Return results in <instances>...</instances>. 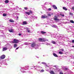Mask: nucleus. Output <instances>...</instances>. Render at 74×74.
Wrapping results in <instances>:
<instances>
[{
	"label": "nucleus",
	"mask_w": 74,
	"mask_h": 74,
	"mask_svg": "<svg viewBox=\"0 0 74 74\" xmlns=\"http://www.w3.org/2000/svg\"><path fill=\"white\" fill-rule=\"evenodd\" d=\"M50 73L51 74H55V73H54V72L52 71H50Z\"/></svg>",
	"instance_id": "obj_12"
},
{
	"label": "nucleus",
	"mask_w": 74,
	"mask_h": 74,
	"mask_svg": "<svg viewBox=\"0 0 74 74\" xmlns=\"http://www.w3.org/2000/svg\"><path fill=\"white\" fill-rule=\"evenodd\" d=\"M25 45H28V44H29V43L28 42H25Z\"/></svg>",
	"instance_id": "obj_25"
},
{
	"label": "nucleus",
	"mask_w": 74,
	"mask_h": 74,
	"mask_svg": "<svg viewBox=\"0 0 74 74\" xmlns=\"http://www.w3.org/2000/svg\"><path fill=\"white\" fill-rule=\"evenodd\" d=\"M54 67H56V65L54 66Z\"/></svg>",
	"instance_id": "obj_46"
},
{
	"label": "nucleus",
	"mask_w": 74,
	"mask_h": 74,
	"mask_svg": "<svg viewBox=\"0 0 74 74\" xmlns=\"http://www.w3.org/2000/svg\"><path fill=\"white\" fill-rule=\"evenodd\" d=\"M72 47H74V46H72Z\"/></svg>",
	"instance_id": "obj_48"
},
{
	"label": "nucleus",
	"mask_w": 74,
	"mask_h": 74,
	"mask_svg": "<svg viewBox=\"0 0 74 74\" xmlns=\"http://www.w3.org/2000/svg\"><path fill=\"white\" fill-rule=\"evenodd\" d=\"M5 58V56L4 55H2L1 57V59H4Z\"/></svg>",
	"instance_id": "obj_5"
},
{
	"label": "nucleus",
	"mask_w": 74,
	"mask_h": 74,
	"mask_svg": "<svg viewBox=\"0 0 74 74\" xmlns=\"http://www.w3.org/2000/svg\"><path fill=\"white\" fill-rule=\"evenodd\" d=\"M14 42H12L13 43H14L15 42V43H18L19 42V40L14 39Z\"/></svg>",
	"instance_id": "obj_4"
},
{
	"label": "nucleus",
	"mask_w": 74,
	"mask_h": 74,
	"mask_svg": "<svg viewBox=\"0 0 74 74\" xmlns=\"http://www.w3.org/2000/svg\"><path fill=\"white\" fill-rule=\"evenodd\" d=\"M51 42L53 44H56V42L53 41H51Z\"/></svg>",
	"instance_id": "obj_17"
},
{
	"label": "nucleus",
	"mask_w": 74,
	"mask_h": 74,
	"mask_svg": "<svg viewBox=\"0 0 74 74\" xmlns=\"http://www.w3.org/2000/svg\"><path fill=\"white\" fill-rule=\"evenodd\" d=\"M65 70H67V68H65Z\"/></svg>",
	"instance_id": "obj_47"
},
{
	"label": "nucleus",
	"mask_w": 74,
	"mask_h": 74,
	"mask_svg": "<svg viewBox=\"0 0 74 74\" xmlns=\"http://www.w3.org/2000/svg\"><path fill=\"white\" fill-rule=\"evenodd\" d=\"M29 69V66L22 67L21 69V72L22 73H27V71H25V70H27V69Z\"/></svg>",
	"instance_id": "obj_1"
},
{
	"label": "nucleus",
	"mask_w": 74,
	"mask_h": 74,
	"mask_svg": "<svg viewBox=\"0 0 74 74\" xmlns=\"http://www.w3.org/2000/svg\"><path fill=\"white\" fill-rule=\"evenodd\" d=\"M49 4V3L46 2L45 3V4Z\"/></svg>",
	"instance_id": "obj_31"
},
{
	"label": "nucleus",
	"mask_w": 74,
	"mask_h": 74,
	"mask_svg": "<svg viewBox=\"0 0 74 74\" xmlns=\"http://www.w3.org/2000/svg\"><path fill=\"white\" fill-rule=\"evenodd\" d=\"M72 43H74V40H72Z\"/></svg>",
	"instance_id": "obj_33"
},
{
	"label": "nucleus",
	"mask_w": 74,
	"mask_h": 74,
	"mask_svg": "<svg viewBox=\"0 0 74 74\" xmlns=\"http://www.w3.org/2000/svg\"><path fill=\"white\" fill-rule=\"evenodd\" d=\"M10 22H14V21L12 19H10L9 20Z\"/></svg>",
	"instance_id": "obj_20"
},
{
	"label": "nucleus",
	"mask_w": 74,
	"mask_h": 74,
	"mask_svg": "<svg viewBox=\"0 0 74 74\" xmlns=\"http://www.w3.org/2000/svg\"><path fill=\"white\" fill-rule=\"evenodd\" d=\"M9 2V1L8 0H6L5 1V3H8Z\"/></svg>",
	"instance_id": "obj_21"
},
{
	"label": "nucleus",
	"mask_w": 74,
	"mask_h": 74,
	"mask_svg": "<svg viewBox=\"0 0 74 74\" xmlns=\"http://www.w3.org/2000/svg\"><path fill=\"white\" fill-rule=\"evenodd\" d=\"M61 50L62 51H64V49H61Z\"/></svg>",
	"instance_id": "obj_37"
},
{
	"label": "nucleus",
	"mask_w": 74,
	"mask_h": 74,
	"mask_svg": "<svg viewBox=\"0 0 74 74\" xmlns=\"http://www.w3.org/2000/svg\"><path fill=\"white\" fill-rule=\"evenodd\" d=\"M31 17L32 18H33V19H34V18H35V16H32Z\"/></svg>",
	"instance_id": "obj_27"
},
{
	"label": "nucleus",
	"mask_w": 74,
	"mask_h": 74,
	"mask_svg": "<svg viewBox=\"0 0 74 74\" xmlns=\"http://www.w3.org/2000/svg\"><path fill=\"white\" fill-rule=\"evenodd\" d=\"M18 48H19V47H18L16 48V49H18Z\"/></svg>",
	"instance_id": "obj_42"
},
{
	"label": "nucleus",
	"mask_w": 74,
	"mask_h": 74,
	"mask_svg": "<svg viewBox=\"0 0 74 74\" xmlns=\"http://www.w3.org/2000/svg\"><path fill=\"white\" fill-rule=\"evenodd\" d=\"M69 14L70 15H72V16L73 15V14L72 13H71V12Z\"/></svg>",
	"instance_id": "obj_29"
},
{
	"label": "nucleus",
	"mask_w": 74,
	"mask_h": 74,
	"mask_svg": "<svg viewBox=\"0 0 74 74\" xmlns=\"http://www.w3.org/2000/svg\"><path fill=\"white\" fill-rule=\"evenodd\" d=\"M42 64H46V63L44 62H42L41 63Z\"/></svg>",
	"instance_id": "obj_28"
},
{
	"label": "nucleus",
	"mask_w": 74,
	"mask_h": 74,
	"mask_svg": "<svg viewBox=\"0 0 74 74\" xmlns=\"http://www.w3.org/2000/svg\"><path fill=\"white\" fill-rule=\"evenodd\" d=\"M29 12L30 14H32V11H30Z\"/></svg>",
	"instance_id": "obj_34"
},
{
	"label": "nucleus",
	"mask_w": 74,
	"mask_h": 74,
	"mask_svg": "<svg viewBox=\"0 0 74 74\" xmlns=\"http://www.w3.org/2000/svg\"><path fill=\"white\" fill-rule=\"evenodd\" d=\"M27 24V23L26 21H24L23 22V25H26Z\"/></svg>",
	"instance_id": "obj_19"
},
{
	"label": "nucleus",
	"mask_w": 74,
	"mask_h": 74,
	"mask_svg": "<svg viewBox=\"0 0 74 74\" xmlns=\"http://www.w3.org/2000/svg\"><path fill=\"white\" fill-rule=\"evenodd\" d=\"M31 47L32 48L35 47L36 49H38V45H36V44L34 42L32 43H31Z\"/></svg>",
	"instance_id": "obj_2"
},
{
	"label": "nucleus",
	"mask_w": 74,
	"mask_h": 74,
	"mask_svg": "<svg viewBox=\"0 0 74 74\" xmlns=\"http://www.w3.org/2000/svg\"><path fill=\"white\" fill-rule=\"evenodd\" d=\"M6 15H7V14L5 13H4L3 14V16H6Z\"/></svg>",
	"instance_id": "obj_23"
},
{
	"label": "nucleus",
	"mask_w": 74,
	"mask_h": 74,
	"mask_svg": "<svg viewBox=\"0 0 74 74\" xmlns=\"http://www.w3.org/2000/svg\"><path fill=\"white\" fill-rule=\"evenodd\" d=\"M38 67L39 68H41V66H38Z\"/></svg>",
	"instance_id": "obj_39"
},
{
	"label": "nucleus",
	"mask_w": 74,
	"mask_h": 74,
	"mask_svg": "<svg viewBox=\"0 0 74 74\" xmlns=\"http://www.w3.org/2000/svg\"><path fill=\"white\" fill-rule=\"evenodd\" d=\"M51 26L53 27H55V28H57L58 27L56 25H52Z\"/></svg>",
	"instance_id": "obj_8"
},
{
	"label": "nucleus",
	"mask_w": 74,
	"mask_h": 74,
	"mask_svg": "<svg viewBox=\"0 0 74 74\" xmlns=\"http://www.w3.org/2000/svg\"><path fill=\"white\" fill-rule=\"evenodd\" d=\"M7 49H8V48H7V47H4L3 48V51H6V50H7Z\"/></svg>",
	"instance_id": "obj_11"
},
{
	"label": "nucleus",
	"mask_w": 74,
	"mask_h": 74,
	"mask_svg": "<svg viewBox=\"0 0 74 74\" xmlns=\"http://www.w3.org/2000/svg\"><path fill=\"white\" fill-rule=\"evenodd\" d=\"M40 63V62H38V63Z\"/></svg>",
	"instance_id": "obj_49"
},
{
	"label": "nucleus",
	"mask_w": 74,
	"mask_h": 74,
	"mask_svg": "<svg viewBox=\"0 0 74 74\" xmlns=\"http://www.w3.org/2000/svg\"><path fill=\"white\" fill-rule=\"evenodd\" d=\"M18 35H19V36H21V34H19Z\"/></svg>",
	"instance_id": "obj_43"
},
{
	"label": "nucleus",
	"mask_w": 74,
	"mask_h": 74,
	"mask_svg": "<svg viewBox=\"0 0 74 74\" xmlns=\"http://www.w3.org/2000/svg\"><path fill=\"white\" fill-rule=\"evenodd\" d=\"M54 19L55 20V21H56V20H58V21L59 20H58V19L57 18H54Z\"/></svg>",
	"instance_id": "obj_35"
},
{
	"label": "nucleus",
	"mask_w": 74,
	"mask_h": 74,
	"mask_svg": "<svg viewBox=\"0 0 74 74\" xmlns=\"http://www.w3.org/2000/svg\"><path fill=\"white\" fill-rule=\"evenodd\" d=\"M27 30H28L29 29L27 28Z\"/></svg>",
	"instance_id": "obj_51"
},
{
	"label": "nucleus",
	"mask_w": 74,
	"mask_h": 74,
	"mask_svg": "<svg viewBox=\"0 0 74 74\" xmlns=\"http://www.w3.org/2000/svg\"><path fill=\"white\" fill-rule=\"evenodd\" d=\"M41 34H44L46 33V32H44V31H41Z\"/></svg>",
	"instance_id": "obj_14"
},
{
	"label": "nucleus",
	"mask_w": 74,
	"mask_h": 74,
	"mask_svg": "<svg viewBox=\"0 0 74 74\" xmlns=\"http://www.w3.org/2000/svg\"><path fill=\"white\" fill-rule=\"evenodd\" d=\"M33 67H34V68L35 67H36V66H33Z\"/></svg>",
	"instance_id": "obj_45"
},
{
	"label": "nucleus",
	"mask_w": 74,
	"mask_h": 74,
	"mask_svg": "<svg viewBox=\"0 0 74 74\" xmlns=\"http://www.w3.org/2000/svg\"><path fill=\"white\" fill-rule=\"evenodd\" d=\"M44 70H42L40 71V72L43 73V72H44Z\"/></svg>",
	"instance_id": "obj_26"
},
{
	"label": "nucleus",
	"mask_w": 74,
	"mask_h": 74,
	"mask_svg": "<svg viewBox=\"0 0 74 74\" xmlns=\"http://www.w3.org/2000/svg\"><path fill=\"white\" fill-rule=\"evenodd\" d=\"M46 44V45H49V44L48 43H47Z\"/></svg>",
	"instance_id": "obj_40"
},
{
	"label": "nucleus",
	"mask_w": 74,
	"mask_h": 74,
	"mask_svg": "<svg viewBox=\"0 0 74 74\" xmlns=\"http://www.w3.org/2000/svg\"><path fill=\"white\" fill-rule=\"evenodd\" d=\"M72 9H73V10H74V7H73L72 8Z\"/></svg>",
	"instance_id": "obj_44"
},
{
	"label": "nucleus",
	"mask_w": 74,
	"mask_h": 74,
	"mask_svg": "<svg viewBox=\"0 0 74 74\" xmlns=\"http://www.w3.org/2000/svg\"><path fill=\"white\" fill-rule=\"evenodd\" d=\"M24 9H25V10H27V8L26 7H25Z\"/></svg>",
	"instance_id": "obj_30"
},
{
	"label": "nucleus",
	"mask_w": 74,
	"mask_h": 74,
	"mask_svg": "<svg viewBox=\"0 0 74 74\" xmlns=\"http://www.w3.org/2000/svg\"><path fill=\"white\" fill-rule=\"evenodd\" d=\"M6 65H7V64H6Z\"/></svg>",
	"instance_id": "obj_52"
},
{
	"label": "nucleus",
	"mask_w": 74,
	"mask_h": 74,
	"mask_svg": "<svg viewBox=\"0 0 74 74\" xmlns=\"http://www.w3.org/2000/svg\"><path fill=\"white\" fill-rule=\"evenodd\" d=\"M53 56H54L55 57H58V55H57L55 53H53Z\"/></svg>",
	"instance_id": "obj_13"
},
{
	"label": "nucleus",
	"mask_w": 74,
	"mask_h": 74,
	"mask_svg": "<svg viewBox=\"0 0 74 74\" xmlns=\"http://www.w3.org/2000/svg\"><path fill=\"white\" fill-rule=\"evenodd\" d=\"M17 45H18L16 44H14V47L15 48L16 47H17Z\"/></svg>",
	"instance_id": "obj_16"
},
{
	"label": "nucleus",
	"mask_w": 74,
	"mask_h": 74,
	"mask_svg": "<svg viewBox=\"0 0 74 74\" xmlns=\"http://www.w3.org/2000/svg\"><path fill=\"white\" fill-rule=\"evenodd\" d=\"M53 7L54 8V9L55 10H57L58 9V8H57V7L56 6V5H53Z\"/></svg>",
	"instance_id": "obj_9"
},
{
	"label": "nucleus",
	"mask_w": 74,
	"mask_h": 74,
	"mask_svg": "<svg viewBox=\"0 0 74 74\" xmlns=\"http://www.w3.org/2000/svg\"><path fill=\"white\" fill-rule=\"evenodd\" d=\"M25 14H27V15H29L30 14V12H25Z\"/></svg>",
	"instance_id": "obj_18"
},
{
	"label": "nucleus",
	"mask_w": 74,
	"mask_h": 74,
	"mask_svg": "<svg viewBox=\"0 0 74 74\" xmlns=\"http://www.w3.org/2000/svg\"><path fill=\"white\" fill-rule=\"evenodd\" d=\"M63 9L65 11H67V9L65 7H63Z\"/></svg>",
	"instance_id": "obj_15"
},
{
	"label": "nucleus",
	"mask_w": 74,
	"mask_h": 74,
	"mask_svg": "<svg viewBox=\"0 0 74 74\" xmlns=\"http://www.w3.org/2000/svg\"><path fill=\"white\" fill-rule=\"evenodd\" d=\"M47 16L45 15H42L41 16L42 18H47Z\"/></svg>",
	"instance_id": "obj_7"
},
{
	"label": "nucleus",
	"mask_w": 74,
	"mask_h": 74,
	"mask_svg": "<svg viewBox=\"0 0 74 74\" xmlns=\"http://www.w3.org/2000/svg\"><path fill=\"white\" fill-rule=\"evenodd\" d=\"M18 16H17V18H18Z\"/></svg>",
	"instance_id": "obj_50"
},
{
	"label": "nucleus",
	"mask_w": 74,
	"mask_h": 74,
	"mask_svg": "<svg viewBox=\"0 0 74 74\" xmlns=\"http://www.w3.org/2000/svg\"><path fill=\"white\" fill-rule=\"evenodd\" d=\"M28 33H29V32H30V30H28Z\"/></svg>",
	"instance_id": "obj_41"
},
{
	"label": "nucleus",
	"mask_w": 74,
	"mask_h": 74,
	"mask_svg": "<svg viewBox=\"0 0 74 74\" xmlns=\"http://www.w3.org/2000/svg\"><path fill=\"white\" fill-rule=\"evenodd\" d=\"M9 31L10 32V33H13L14 32V30L12 29H11L9 30Z\"/></svg>",
	"instance_id": "obj_10"
},
{
	"label": "nucleus",
	"mask_w": 74,
	"mask_h": 74,
	"mask_svg": "<svg viewBox=\"0 0 74 74\" xmlns=\"http://www.w3.org/2000/svg\"><path fill=\"white\" fill-rule=\"evenodd\" d=\"M74 64V63H73Z\"/></svg>",
	"instance_id": "obj_53"
},
{
	"label": "nucleus",
	"mask_w": 74,
	"mask_h": 74,
	"mask_svg": "<svg viewBox=\"0 0 74 74\" xmlns=\"http://www.w3.org/2000/svg\"><path fill=\"white\" fill-rule=\"evenodd\" d=\"M53 15V14L52 13H49L47 15L48 16H51V15Z\"/></svg>",
	"instance_id": "obj_6"
},
{
	"label": "nucleus",
	"mask_w": 74,
	"mask_h": 74,
	"mask_svg": "<svg viewBox=\"0 0 74 74\" xmlns=\"http://www.w3.org/2000/svg\"><path fill=\"white\" fill-rule=\"evenodd\" d=\"M61 15L62 16H64V14L62 15L61 14Z\"/></svg>",
	"instance_id": "obj_38"
},
{
	"label": "nucleus",
	"mask_w": 74,
	"mask_h": 74,
	"mask_svg": "<svg viewBox=\"0 0 74 74\" xmlns=\"http://www.w3.org/2000/svg\"><path fill=\"white\" fill-rule=\"evenodd\" d=\"M48 10H49V11H51V8H49V9H48Z\"/></svg>",
	"instance_id": "obj_36"
},
{
	"label": "nucleus",
	"mask_w": 74,
	"mask_h": 74,
	"mask_svg": "<svg viewBox=\"0 0 74 74\" xmlns=\"http://www.w3.org/2000/svg\"><path fill=\"white\" fill-rule=\"evenodd\" d=\"M60 74H63V73L62 72H61L60 73Z\"/></svg>",
	"instance_id": "obj_32"
},
{
	"label": "nucleus",
	"mask_w": 74,
	"mask_h": 74,
	"mask_svg": "<svg viewBox=\"0 0 74 74\" xmlns=\"http://www.w3.org/2000/svg\"><path fill=\"white\" fill-rule=\"evenodd\" d=\"M59 54H63V52L62 51H60L59 52Z\"/></svg>",
	"instance_id": "obj_24"
},
{
	"label": "nucleus",
	"mask_w": 74,
	"mask_h": 74,
	"mask_svg": "<svg viewBox=\"0 0 74 74\" xmlns=\"http://www.w3.org/2000/svg\"><path fill=\"white\" fill-rule=\"evenodd\" d=\"M38 40L40 42H44L46 40L45 39L42 38H39L38 39Z\"/></svg>",
	"instance_id": "obj_3"
},
{
	"label": "nucleus",
	"mask_w": 74,
	"mask_h": 74,
	"mask_svg": "<svg viewBox=\"0 0 74 74\" xmlns=\"http://www.w3.org/2000/svg\"><path fill=\"white\" fill-rule=\"evenodd\" d=\"M70 22L71 23H74V21L73 20H71L70 21Z\"/></svg>",
	"instance_id": "obj_22"
}]
</instances>
